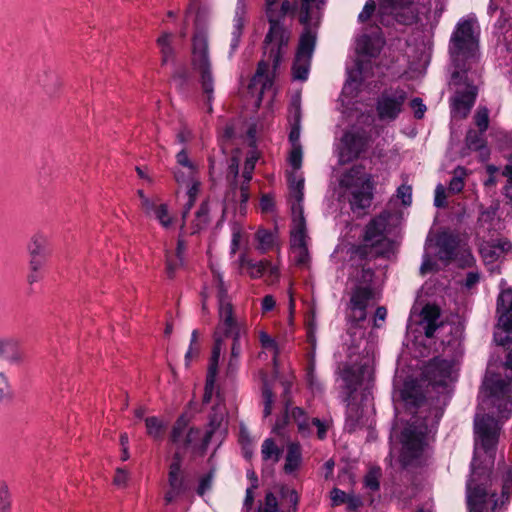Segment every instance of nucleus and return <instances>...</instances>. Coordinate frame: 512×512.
I'll list each match as a JSON object with an SVG mask.
<instances>
[{"mask_svg": "<svg viewBox=\"0 0 512 512\" xmlns=\"http://www.w3.org/2000/svg\"><path fill=\"white\" fill-rule=\"evenodd\" d=\"M223 339L221 336L218 335V332L216 331L214 333V345L212 349V354L208 366V371H213L218 373V364L221 354V347H222Z\"/></svg>", "mask_w": 512, "mask_h": 512, "instance_id": "nucleus-39", "label": "nucleus"}, {"mask_svg": "<svg viewBox=\"0 0 512 512\" xmlns=\"http://www.w3.org/2000/svg\"><path fill=\"white\" fill-rule=\"evenodd\" d=\"M446 204L445 188L441 183H439L435 189L434 206L437 208H444Z\"/></svg>", "mask_w": 512, "mask_h": 512, "instance_id": "nucleus-63", "label": "nucleus"}, {"mask_svg": "<svg viewBox=\"0 0 512 512\" xmlns=\"http://www.w3.org/2000/svg\"><path fill=\"white\" fill-rule=\"evenodd\" d=\"M373 291L369 286H358L350 298V307H367Z\"/></svg>", "mask_w": 512, "mask_h": 512, "instance_id": "nucleus-30", "label": "nucleus"}, {"mask_svg": "<svg viewBox=\"0 0 512 512\" xmlns=\"http://www.w3.org/2000/svg\"><path fill=\"white\" fill-rule=\"evenodd\" d=\"M0 358H4L10 365H20L24 360V353L19 341L12 337L0 339Z\"/></svg>", "mask_w": 512, "mask_h": 512, "instance_id": "nucleus-19", "label": "nucleus"}, {"mask_svg": "<svg viewBox=\"0 0 512 512\" xmlns=\"http://www.w3.org/2000/svg\"><path fill=\"white\" fill-rule=\"evenodd\" d=\"M290 113L292 114V123L301 126V104L300 98L294 97L290 103Z\"/></svg>", "mask_w": 512, "mask_h": 512, "instance_id": "nucleus-55", "label": "nucleus"}, {"mask_svg": "<svg viewBox=\"0 0 512 512\" xmlns=\"http://www.w3.org/2000/svg\"><path fill=\"white\" fill-rule=\"evenodd\" d=\"M475 125L481 133H485L489 127V110L486 106H479L474 115Z\"/></svg>", "mask_w": 512, "mask_h": 512, "instance_id": "nucleus-42", "label": "nucleus"}, {"mask_svg": "<svg viewBox=\"0 0 512 512\" xmlns=\"http://www.w3.org/2000/svg\"><path fill=\"white\" fill-rule=\"evenodd\" d=\"M44 264H40V262L29 261V273L27 275V282L32 286L34 283L38 282L42 278L41 268Z\"/></svg>", "mask_w": 512, "mask_h": 512, "instance_id": "nucleus-52", "label": "nucleus"}, {"mask_svg": "<svg viewBox=\"0 0 512 512\" xmlns=\"http://www.w3.org/2000/svg\"><path fill=\"white\" fill-rule=\"evenodd\" d=\"M356 53L359 57L354 61V66L346 69L347 78L342 89L345 95L359 91L363 83L362 75L372 68L370 59L376 58L380 54V49L369 35L363 34L357 40Z\"/></svg>", "mask_w": 512, "mask_h": 512, "instance_id": "nucleus-8", "label": "nucleus"}, {"mask_svg": "<svg viewBox=\"0 0 512 512\" xmlns=\"http://www.w3.org/2000/svg\"><path fill=\"white\" fill-rule=\"evenodd\" d=\"M264 512H278V501L274 493L267 492L265 495Z\"/></svg>", "mask_w": 512, "mask_h": 512, "instance_id": "nucleus-64", "label": "nucleus"}, {"mask_svg": "<svg viewBox=\"0 0 512 512\" xmlns=\"http://www.w3.org/2000/svg\"><path fill=\"white\" fill-rule=\"evenodd\" d=\"M512 493V472L508 471L503 475L502 478V489H501V499H495L493 503L492 510H496L498 507L504 505L510 498Z\"/></svg>", "mask_w": 512, "mask_h": 512, "instance_id": "nucleus-34", "label": "nucleus"}, {"mask_svg": "<svg viewBox=\"0 0 512 512\" xmlns=\"http://www.w3.org/2000/svg\"><path fill=\"white\" fill-rule=\"evenodd\" d=\"M480 77L478 64L455 67L451 74V83L458 88L451 98V111L458 113L461 118H466L475 104L478 87L476 79Z\"/></svg>", "mask_w": 512, "mask_h": 512, "instance_id": "nucleus-5", "label": "nucleus"}, {"mask_svg": "<svg viewBox=\"0 0 512 512\" xmlns=\"http://www.w3.org/2000/svg\"><path fill=\"white\" fill-rule=\"evenodd\" d=\"M450 55L454 67L478 64V39L473 33L471 20L458 22L450 38Z\"/></svg>", "mask_w": 512, "mask_h": 512, "instance_id": "nucleus-7", "label": "nucleus"}, {"mask_svg": "<svg viewBox=\"0 0 512 512\" xmlns=\"http://www.w3.org/2000/svg\"><path fill=\"white\" fill-rule=\"evenodd\" d=\"M289 406H290V400H287L285 402L284 413L276 419L275 425L273 427V432L278 435L282 434V432L285 430V428L287 427V425L289 423V419H290L289 412H288Z\"/></svg>", "mask_w": 512, "mask_h": 512, "instance_id": "nucleus-49", "label": "nucleus"}, {"mask_svg": "<svg viewBox=\"0 0 512 512\" xmlns=\"http://www.w3.org/2000/svg\"><path fill=\"white\" fill-rule=\"evenodd\" d=\"M201 434V429L198 427H190L186 433V436L183 441V448L187 449L189 447H193L195 444V440L199 438Z\"/></svg>", "mask_w": 512, "mask_h": 512, "instance_id": "nucleus-58", "label": "nucleus"}, {"mask_svg": "<svg viewBox=\"0 0 512 512\" xmlns=\"http://www.w3.org/2000/svg\"><path fill=\"white\" fill-rule=\"evenodd\" d=\"M293 228L290 235V246L292 250L307 247L306 243V220L303 206L299 207V215L293 216Z\"/></svg>", "mask_w": 512, "mask_h": 512, "instance_id": "nucleus-20", "label": "nucleus"}, {"mask_svg": "<svg viewBox=\"0 0 512 512\" xmlns=\"http://www.w3.org/2000/svg\"><path fill=\"white\" fill-rule=\"evenodd\" d=\"M215 469L211 468L206 474L200 477L196 493L198 496L203 497L207 492L212 489Z\"/></svg>", "mask_w": 512, "mask_h": 512, "instance_id": "nucleus-41", "label": "nucleus"}, {"mask_svg": "<svg viewBox=\"0 0 512 512\" xmlns=\"http://www.w3.org/2000/svg\"><path fill=\"white\" fill-rule=\"evenodd\" d=\"M244 263L250 270V275L253 278H260L266 270V264L263 261L247 260Z\"/></svg>", "mask_w": 512, "mask_h": 512, "instance_id": "nucleus-54", "label": "nucleus"}, {"mask_svg": "<svg viewBox=\"0 0 512 512\" xmlns=\"http://www.w3.org/2000/svg\"><path fill=\"white\" fill-rule=\"evenodd\" d=\"M371 248L375 249L377 257L389 258L394 250V241L387 237H382L371 243Z\"/></svg>", "mask_w": 512, "mask_h": 512, "instance_id": "nucleus-36", "label": "nucleus"}, {"mask_svg": "<svg viewBox=\"0 0 512 512\" xmlns=\"http://www.w3.org/2000/svg\"><path fill=\"white\" fill-rule=\"evenodd\" d=\"M189 418L187 416V413H182L178 416L176 421L174 422L170 435L169 440L172 444L178 445L180 443V439L182 438L185 430L188 427Z\"/></svg>", "mask_w": 512, "mask_h": 512, "instance_id": "nucleus-31", "label": "nucleus"}, {"mask_svg": "<svg viewBox=\"0 0 512 512\" xmlns=\"http://www.w3.org/2000/svg\"><path fill=\"white\" fill-rule=\"evenodd\" d=\"M453 362L439 357L433 358L426 366L423 375L426 378L428 390L427 396L423 385L413 377H408L398 388L394 381V402L398 398L404 405L405 411L411 415L400 432L394 423L390 431V440L394 438L402 445V462L406 466L418 459L426 446V437L435 433L440 419L444 414L452 395L447 380L450 378Z\"/></svg>", "mask_w": 512, "mask_h": 512, "instance_id": "nucleus-1", "label": "nucleus"}, {"mask_svg": "<svg viewBox=\"0 0 512 512\" xmlns=\"http://www.w3.org/2000/svg\"><path fill=\"white\" fill-rule=\"evenodd\" d=\"M156 219L160 222V224L169 228L172 225L173 219L168 215V206L167 204H161L154 211Z\"/></svg>", "mask_w": 512, "mask_h": 512, "instance_id": "nucleus-50", "label": "nucleus"}, {"mask_svg": "<svg viewBox=\"0 0 512 512\" xmlns=\"http://www.w3.org/2000/svg\"><path fill=\"white\" fill-rule=\"evenodd\" d=\"M498 420L490 414L476 415L474 418L475 440L481 441L482 448L488 452L495 448L499 437Z\"/></svg>", "mask_w": 512, "mask_h": 512, "instance_id": "nucleus-15", "label": "nucleus"}, {"mask_svg": "<svg viewBox=\"0 0 512 512\" xmlns=\"http://www.w3.org/2000/svg\"><path fill=\"white\" fill-rule=\"evenodd\" d=\"M213 435V431H206L202 441L199 444L195 443L193 445V451L197 452L199 455H204L208 449V446L212 440Z\"/></svg>", "mask_w": 512, "mask_h": 512, "instance_id": "nucleus-57", "label": "nucleus"}, {"mask_svg": "<svg viewBox=\"0 0 512 512\" xmlns=\"http://www.w3.org/2000/svg\"><path fill=\"white\" fill-rule=\"evenodd\" d=\"M492 404L497 408V412L502 419H509L512 414V400L508 398H499L493 400Z\"/></svg>", "mask_w": 512, "mask_h": 512, "instance_id": "nucleus-44", "label": "nucleus"}, {"mask_svg": "<svg viewBox=\"0 0 512 512\" xmlns=\"http://www.w3.org/2000/svg\"><path fill=\"white\" fill-rule=\"evenodd\" d=\"M345 189L352 211L362 212L369 208L374 198L375 181L373 175L365 172L363 165H354L340 180Z\"/></svg>", "mask_w": 512, "mask_h": 512, "instance_id": "nucleus-4", "label": "nucleus"}, {"mask_svg": "<svg viewBox=\"0 0 512 512\" xmlns=\"http://www.w3.org/2000/svg\"><path fill=\"white\" fill-rule=\"evenodd\" d=\"M380 470L379 469H371L364 478L365 486L372 490L377 491L380 488L379 482Z\"/></svg>", "mask_w": 512, "mask_h": 512, "instance_id": "nucleus-51", "label": "nucleus"}, {"mask_svg": "<svg viewBox=\"0 0 512 512\" xmlns=\"http://www.w3.org/2000/svg\"><path fill=\"white\" fill-rule=\"evenodd\" d=\"M350 309L351 313L348 315V320L350 322L348 334L350 335L351 343L349 345V361L347 363L355 362L356 360L359 361L360 357L365 354L364 349H362L361 353H359V349L360 342L363 340L365 335L363 323L367 317V307H350ZM366 345L370 347L371 352L373 353V348L367 340L364 341V346ZM372 357L374 358L373 355Z\"/></svg>", "mask_w": 512, "mask_h": 512, "instance_id": "nucleus-13", "label": "nucleus"}, {"mask_svg": "<svg viewBox=\"0 0 512 512\" xmlns=\"http://www.w3.org/2000/svg\"><path fill=\"white\" fill-rule=\"evenodd\" d=\"M192 66L200 74V84L205 95V104L208 113L213 111L214 78L212 64L209 56L208 35L203 29L197 30L192 38Z\"/></svg>", "mask_w": 512, "mask_h": 512, "instance_id": "nucleus-6", "label": "nucleus"}, {"mask_svg": "<svg viewBox=\"0 0 512 512\" xmlns=\"http://www.w3.org/2000/svg\"><path fill=\"white\" fill-rule=\"evenodd\" d=\"M377 20L386 27L395 23L404 26L415 24L418 21L415 0H380Z\"/></svg>", "mask_w": 512, "mask_h": 512, "instance_id": "nucleus-10", "label": "nucleus"}, {"mask_svg": "<svg viewBox=\"0 0 512 512\" xmlns=\"http://www.w3.org/2000/svg\"><path fill=\"white\" fill-rule=\"evenodd\" d=\"M258 160V155L255 150H252L248 153L245 164H244V171H243V178L244 180L249 183L252 179V174L255 169L256 162Z\"/></svg>", "mask_w": 512, "mask_h": 512, "instance_id": "nucleus-46", "label": "nucleus"}, {"mask_svg": "<svg viewBox=\"0 0 512 512\" xmlns=\"http://www.w3.org/2000/svg\"><path fill=\"white\" fill-rule=\"evenodd\" d=\"M512 250V242L506 238L490 239L479 244L478 251L485 265L494 264L502 254Z\"/></svg>", "mask_w": 512, "mask_h": 512, "instance_id": "nucleus-16", "label": "nucleus"}, {"mask_svg": "<svg viewBox=\"0 0 512 512\" xmlns=\"http://www.w3.org/2000/svg\"><path fill=\"white\" fill-rule=\"evenodd\" d=\"M397 196L402 200L404 206H409L412 202V188L409 185H401L397 189Z\"/></svg>", "mask_w": 512, "mask_h": 512, "instance_id": "nucleus-62", "label": "nucleus"}, {"mask_svg": "<svg viewBox=\"0 0 512 512\" xmlns=\"http://www.w3.org/2000/svg\"><path fill=\"white\" fill-rule=\"evenodd\" d=\"M410 106L414 110V117L416 119H422L427 110L423 100L419 97H415L410 101Z\"/></svg>", "mask_w": 512, "mask_h": 512, "instance_id": "nucleus-60", "label": "nucleus"}, {"mask_svg": "<svg viewBox=\"0 0 512 512\" xmlns=\"http://www.w3.org/2000/svg\"><path fill=\"white\" fill-rule=\"evenodd\" d=\"M317 40V31L303 29L299 37L298 47L295 53L296 60L312 59Z\"/></svg>", "mask_w": 512, "mask_h": 512, "instance_id": "nucleus-23", "label": "nucleus"}, {"mask_svg": "<svg viewBox=\"0 0 512 512\" xmlns=\"http://www.w3.org/2000/svg\"><path fill=\"white\" fill-rule=\"evenodd\" d=\"M269 29L262 44L263 58L258 62L253 79L264 78V87L272 86L288 47L291 31L281 19L268 17Z\"/></svg>", "mask_w": 512, "mask_h": 512, "instance_id": "nucleus-3", "label": "nucleus"}, {"mask_svg": "<svg viewBox=\"0 0 512 512\" xmlns=\"http://www.w3.org/2000/svg\"><path fill=\"white\" fill-rule=\"evenodd\" d=\"M224 407L217 403L213 405L211 413L209 414V423L207 431H213V434L218 431L224 420L225 411Z\"/></svg>", "mask_w": 512, "mask_h": 512, "instance_id": "nucleus-35", "label": "nucleus"}, {"mask_svg": "<svg viewBox=\"0 0 512 512\" xmlns=\"http://www.w3.org/2000/svg\"><path fill=\"white\" fill-rule=\"evenodd\" d=\"M387 219L385 217H379L372 219L365 227L363 240L366 243H373L377 239L385 237L383 235L386 229Z\"/></svg>", "mask_w": 512, "mask_h": 512, "instance_id": "nucleus-25", "label": "nucleus"}, {"mask_svg": "<svg viewBox=\"0 0 512 512\" xmlns=\"http://www.w3.org/2000/svg\"><path fill=\"white\" fill-rule=\"evenodd\" d=\"M302 462L301 446L298 442H292L287 447V454L285 457L284 472L292 474L295 472Z\"/></svg>", "mask_w": 512, "mask_h": 512, "instance_id": "nucleus-26", "label": "nucleus"}, {"mask_svg": "<svg viewBox=\"0 0 512 512\" xmlns=\"http://www.w3.org/2000/svg\"><path fill=\"white\" fill-rule=\"evenodd\" d=\"M255 238L259 242L260 248L263 250V252L273 246V234L267 229H259L255 233Z\"/></svg>", "mask_w": 512, "mask_h": 512, "instance_id": "nucleus-48", "label": "nucleus"}, {"mask_svg": "<svg viewBox=\"0 0 512 512\" xmlns=\"http://www.w3.org/2000/svg\"><path fill=\"white\" fill-rule=\"evenodd\" d=\"M0 512H11V496L5 483L0 487Z\"/></svg>", "mask_w": 512, "mask_h": 512, "instance_id": "nucleus-53", "label": "nucleus"}, {"mask_svg": "<svg viewBox=\"0 0 512 512\" xmlns=\"http://www.w3.org/2000/svg\"><path fill=\"white\" fill-rule=\"evenodd\" d=\"M367 145L368 137L364 131L349 130L344 132L338 147V163L345 165L359 158L366 150Z\"/></svg>", "mask_w": 512, "mask_h": 512, "instance_id": "nucleus-14", "label": "nucleus"}, {"mask_svg": "<svg viewBox=\"0 0 512 512\" xmlns=\"http://www.w3.org/2000/svg\"><path fill=\"white\" fill-rule=\"evenodd\" d=\"M460 245L458 235L443 231L436 237V246L438 247V259L442 262L451 263L456 260L457 250Z\"/></svg>", "mask_w": 512, "mask_h": 512, "instance_id": "nucleus-17", "label": "nucleus"}, {"mask_svg": "<svg viewBox=\"0 0 512 512\" xmlns=\"http://www.w3.org/2000/svg\"><path fill=\"white\" fill-rule=\"evenodd\" d=\"M209 213H210V204H209V200L206 199V200L202 201L198 210L195 213L197 222L193 223L191 234H197L201 230L206 228V226L209 224V221H210Z\"/></svg>", "mask_w": 512, "mask_h": 512, "instance_id": "nucleus-29", "label": "nucleus"}, {"mask_svg": "<svg viewBox=\"0 0 512 512\" xmlns=\"http://www.w3.org/2000/svg\"><path fill=\"white\" fill-rule=\"evenodd\" d=\"M28 252L30 256L29 261H36L40 262V264H45L48 256L50 255L47 238L42 234H36L33 236L28 244Z\"/></svg>", "mask_w": 512, "mask_h": 512, "instance_id": "nucleus-22", "label": "nucleus"}, {"mask_svg": "<svg viewBox=\"0 0 512 512\" xmlns=\"http://www.w3.org/2000/svg\"><path fill=\"white\" fill-rule=\"evenodd\" d=\"M259 338H260L261 346L264 349L274 350L275 354H278V352H279L278 344L274 338H272L269 334H267L264 331H262L260 333Z\"/></svg>", "mask_w": 512, "mask_h": 512, "instance_id": "nucleus-59", "label": "nucleus"}, {"mask_svg": "<svg viewBox=\"0 0 512 512\" xmlns=\"http://www.w3.org/2000/svg\"><path fill=\"white\" fill-rule=\"evenodd\" d=\"M310 67L311 60H308V58H304L303 60H296L295 57L291 68L293 80L301 82L306 81L309 76Z\"/></svg>", "mask_w": 512, "mask_h": 512, "instance_id": "nucleus-32", "label": "nucleus"}, {"mask_svg": "<svg viewBox=\"0 0 512 512\" xmlns=\"http://www.w3.org/2000/svg\"><path fill=\"white\" fill-rule=\"evenodd\" d=\"M168 484L176 494L184 495L190 490V483L183 474L168 477Z\"/></svg>", "mask_w": 512, "mask_h": 512, "instance_id": "nucleus-38", "label": "nucleus"}, {"mask_svg": "<svg viewBox=\"0 0 512 512\" xmlns=\"http://www.w3.org/2000/svg\"><path fill=\"white\" fill-rule=\"evenodd\" d=\"M376 4L374 0H367L362 11L358 15V21L361 23L366 22L374 13Z\"/></svg>", "mask_w": 512, "mask_h": 512, "instance_id": "nucleus-61", "label": "nucleus"}, {"mask_svg": "<svg viewBox=\"0 0 512 512\" xmlns=\"http://www.w3.org/2000/svg\"><path fill=\"white\" fill-rule=\"evenodd\" d=\"M261 452L263 460H272L273 463H277L282 456L283 450L276 445L272 438H268L264 440Z\"/></svg>", "mask_w": 512, "mask_h": 512, "instance_id": "nucleus-33", "label": "nucleus"}, {"mask_svg": "<svg viewBox=\"0 0 512 512\" xmlns=\"http://www.w3.org/2000/svg\"><path fill=\"white\" fill-rule=\"evenodd\" d=\"M440 314V309L437 306L426 304L420 313V323H438Z\"/></svg>", "mask_w": 512, "mask_h": 512, "instance_id": "nucleus-40", "label": "nucleus"}, {"mask_svg": "<svg viewBox=\"0 0 512 512\" xmlns=\"http://www.w3.org/2000/svg\"><path fill=\"white\" fill-rule=\"evenodd\" d=\"M407 92L401 88H386L377 97L375 110L383 122L395 121L402 112Z\"/></svg>", "mask_w": 512, "mask_h": 512, "instance_id": "nucleus-12", "label": "nucleus"}, {"mask_svg": "<svg viewBox=\"0 0 512 512\" xmlns=\"http://www.w3.org/2000/svg\"><path fill=\"white\" fill-rule=\"evenodd\" d=\"M262 397L264 402L263 416L266 418L272 413V405L274 401L273 391L269 387L267 381L263 382Z\"/></svg>", "mask_w": 512, "mask_h": 512, "instance_id": "nucleus-45", "label": "nucleus"}, {"mask_svg": "<svg viewBox=\"0 0 512 512\" xmlns=\"http://www.w3.org/2000/svg\"><path fill=\"white\" fill-rule=\"evenodd\" d=\"M463 175H465V168L457 167L455 170V175L450 179L448 190L453 193H459L464 188V180Z\"/></svg>", "mask_w": 512, "mask_h": 512, "instance_id": "nucleus-43", "label": "nucleus"}, {"mask_svg": "<svg viewBox=\"0 0 512 512\" xmlns=\"http://www.w3.org/2000/svg\"><path fill=\"white\" fill-rule=\"evenodd\" d=\"M482 388L487 393L488 398L499 400L510 392V383L503 379L500 374L493 373L484 379Z\"/></svg>", "mask_w": 512, "mask_h": 512, "instance_id": "nucleus-18", "label": "nucleus"}, {"mask_svg": "<svg viewBox=\"0 0 512 512\" xmlns=\"http://www.w3.org/2000/svg\"><path fill=\"white\" fill-rule=\"evenodd\" d=\"M199 188H200V182L198 180H193L191 186L189 187V189L187 191L188 201L185 204L184 209L182 211L183 223L181 225V230L184 229L185 220H186L190 210L192 209V207L195 204L196 197L199 192Z\"/></svg>", "mask_w": 512, "mask_h": 512, "instance_id": "nucleus-37", "label": "nucleus"}, {"mask_svg": "<svg viewBox=\"0 0 512 512\" xmlns=\"http://www.w3.org/2000/svg\"><path fill=\"white\" fill-rule=\"evenodd\" d=\"M289 163L293 169L298 170L302 165V147L301 145L293 147L289 155Z\"/></svg>", "mask_w": 512, "mask_h": 512, "instance_id": "nucleus-56", "label": "nucleus"}, {"mask_svg": "<svg viewBox=\"0 0 512 512\" xmlns=\"http://www.w3.org/2000/svg\"><path fill=\"white\" fill-rule=\"evenodd\" d=\"M313 15L311 13V6L305 3H302L299 15V22L303 25V29H308L310 31H316L312 27Z\"/></svg>", "mask_w": 512, "mask_h": 512, "instance_id": "nucleus-47", "label": "nucleus"}, {"mask_svg": "<svg viewBox=\"0 0 512 512\" xmlns=\"http://www.w3.org/2000/svg\"><path fill=\"white\" fill-rule=\"evenodd\" d=\"M496 313L498 319L493 332V340L496 345L505 347L512 343V288L499 294Z\"/></svg>", "mask_w": 512, "mask_h": 512, "instance_id": "nucleus-11", "label": "nucleus"}, {"mask_svg": "<svg viewBox=\"0 0 512 512\" xmlns=\"http://www.w3.org/2000/svg\"><path fill=\"white\" fill-rule=\"evenodd\" d=\"M364 351L365 354L360 357L359 361L346 363L341 374L346 390L345 402H347L344 429L348 433H353L365 425L364 408L354 402V393L357 389L365 384V390H367L373 380L372 352L368 345L365 346Z\"/></svg>", "mask_w": 512, "mask_h": 512, "instance_id": "nucleus-2", "label": "nucleus"}, {"mask_svg": "<svg viewBox=\"0 0 512 512\" xmlns=\"http://www.w3.org/2000/svg\"><path fill=\"white\" fill-rule=\"evenodd\" d=\"M145 426L147 435L154 441L161 442L164 438V433L167 429V423L156 416H149L145 418Z\"/></svg>", "mask_w": 512, "mask_h": 512, "instance_id": "nucleus-28", "label": "nucleus"}, {"mask_svg": "<svg viewBox=\"0 0 512 512\" xmlns=\"http://www.w3.org/2000/svg\"><path fill=\"white\" fill-rule=\"evenodd\" d=\"M245 0H237L235 15L233 19V31L231 33V43L229 57H232L238 49L244 28Z\"/></svg>", "mask_w": 512, "mask_h": 512, "instance_id": "nucleus-21", "label": "nucleus"}, {"mask_svg": "<svg viewBox=\"0 0 512 512\" xmlns=\"http://www.w3.org/2000/svg\"><path fill=\"white\" fill-rule=\"evenodd\" d=\"M476 456L470 464V476L466 481V503L468 512H483L488 496L487 485L490 481V470L475 464Z\"/></svg>", "mask_w": 512, "mask_h": 512, "instance_id": "nucleus-9", "label": "nucleus"}, {"mask_svg": "<svg viewBox=\"0 0 512 512\" xmlns=\"http://www.w3.org/2000/svg\"><path fill=\"white\" fill-rule=\"evenodd\" d=\"M172 81L177 91L184 97H188L190 94V86L192 76L190 71L185 65H182L175 69L172 75Z\"/></svg>", "mask_w": 512, "mask_h": 512, "instance_id": "nucleus-24", "label": "nucleus"}, {"mask_svg": "<svg viewBox=\"0 0 512 512\" xmlns=\"http://www.w3.org/2000/svg\"><path fill=\"white\" fill-rule=\"evenodd\" d=\"M483 134L484 133H481L479 130L477 132L472 128L468 129L465 136V147L462 150V154L467 155V151H480L482 153L483 150L488 153Z\"/></svg>", "mask_w": 512, "mask_h": 512, "instance_id": "nucleus-27", "label": "nucleus"}]
</instances>
